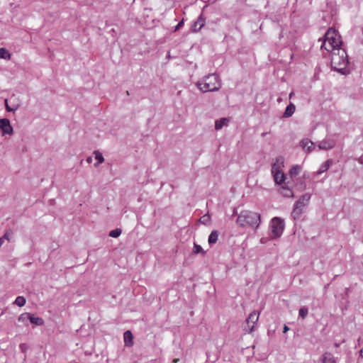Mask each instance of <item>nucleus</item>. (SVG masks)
<instances>
[{"mask_svg": "<svg viewBox=\"0 0 363 363\" xmlns=\"http://www.w3.org/2000/svg\"><path fill=\"white\" fill-rule=\"evenodd\" d=\"M348 63L347 55L344 49L340 48L331 52V65L334 70L347 75L350 73Z\"/></svg>", "mask_w": 363, "mask_h": 363, "instance_id": "obj_1", "label": "nucleus"}, {"mask_svg": "<svg viewBox=\"0 0 363 363\" xmlns=\"http://www.w3.org/2000/svg\"><path fill=\"white\" fill-rule=\"evenodd\" d=\"M341 45L342 40L339 33L335 29L332 28H329L324 35L320 48L331 52L342 48Z\"/></svg>", "mask_w": 363, "mask_h": 363, "instance_id": "obj_2", "label": "nucleus"}, {"mask_svg": "<svg viewBox=\"0 0 363 363\" xmlns=\"http://www.w3.org/2000/svg\"><path fill=\"white\" fill-rule=\"evenodd\" d=\"M260 214L256 212L245 210L238 215L236 223L241 227H252L257 229L260 224Z\"/></svg>", "mask_w": 363, "mask_h": 363, "instance_id": "obj_3", "label": "nucleus"}, {"mask_svg": "<svg viewBox=\"0 0 363 363\" xmlns=\"http://www.w3.org/2000/svg\"><path fill=\"white\" fill-rule=\"evenodd\" d=\"M197 86L201 91H218L221 83L218 75L212 74L206 77L203 82H198Z\"/></svg>", "mask_w": 363, "mask_h": 363, "instance_id": "obj_4", "label": "nucleus"}, {"mask_svg": "<svg viewBox=\"0 0 363 363\" xmlns=\"http://www.w3.org/2000/svg\"><path fill=\"white\" fill-rule=\"evenodd\" d=\"M284 221L279 217L273 218L269 223V237L272 240L280 238L284 230Z\"/></svg>", "mask_w": 363, "mask_h": 363, "instance_id": "obj_5", "label": "nucleus"}, {"mask_svg": "<svg viewBox=\"0 0 363 363\" xmlns=\"http://www.w3.org/2000/svg\"><path fill=\"white\" fill-rule=\"evenodd\" d=\"M311 199L310 194H303L295 203L294 208L292 211L293 217L296 219L300 217L303 213V208L307 206Z\"/></svg>", "mask_w": 363, "mask_h": 363, "instance_id": "obj_6", "label": "nucleus"}, {"mask_svg": "<svg viewBox=\"0 0 363 363\" xmlns=\"http://www.w3.org/2000/svg\"><path fill=\"white\" fill-rule=\"evenodd\" d=\"M284 160L282 157L277 158L276 162H274L272 167V172L274 174V181L278 184H281L285 179L284 174L279 170Z\"/></svg>", "mask_w": 363, "mask_h": 363, "instance_id": "obj_7", "label": "nucleus"}, {"mask_svg": "<svg viewBox=\"0 0 363 363\" xmlns=\"http://www.w3.org/2000/svg\"><path fill=\"white\" fill-rule=\"evenodd\" d=\"M259 320V313L254 311L246 319L247 327L244 328L245 331L251 333L255 330V325Z\"/></svg>", "mask_w": 363, "mask_h": 363, "instance_id": "obj_8", "label": "nucleus"}, {"mask_svg": "<svg viewBox=\"0 0 363 363\" xmlns=\"http://www.w3.org/2000/svg\"><path fill=\"white\" fill-rule=\"evenodd\" d=\"M0 130L2 132V135H12L13 130L10 123V121L7 118L0 119Z\"/></svg>", "mask_w": 363, "mask_h": 363, "instance_id": "obj_9", "label": "nucleus"}, {"mask_svg": "<svg viewBox=\"0 0 363 363\" xmlns=\"http://www.w3.org/2000/svg\"><path fill=\"white\" fill-rule=\"evenodd\" d=\"M15 94L5 100L6 108L8 111H15L19 106V103L16 101Z\"/></svg>", "mask_w": 363, "mask_h": 363, "instance_id": "obj_10", "label": "nucleus"}, {"mask_svg": "<svg viewBox=\"0 0 363 363\" xmlns=\"http://www.w3.org/2000/svg\"><path fill=\"white\" fill-rule=\"evenodd\" d=\"M300 146L307 153H311L315 148V145L314 143H313L311 140H310L308 138H304L302 140H301Z\"/></svg>", "mask_w": 363, "mask_h": 363, "instance_id": "obj_11", "label": "nucleus"}, {"mask_svg": "<svg viewBox=\"0 0 363 363\" xmlns=\"http://www.w3.org/2000/svg\"><path fill=\"white\" fill-rule=\"evenodd\" d=\"M335 145V143L331 139H325L320 141L318 145L319 150H328L333 148Z\"/></svg>", "mask_w": 363, "mask_h": 363, "instance_id": "obj_12", "label": "nucleus"}, {"mask_svg": "<svg viewBox=\"0 0 363 363\" xmlns=\"http://www.w3.org/2000/svg\"><path fill=\"white\" fill-rule=\"evenodd\" d=\"M205 25V20L202 16H200L198 19L194 23L192 26V30L194 32L199 31Z\"/></svg>", "mask_w": 363, "mask_h": 363, "instance_id": "obj_13", "label": "nucleus"}, {"mask_svg": "<svg viewBox=\"0 0 363 363\" xmlns=\"http://www.w3.org/2000/svg\"><path fill=\"white\" fill-rule=\"evenodd\" d=\"M124 342L126 346H132L133 344V336L130 330H127L123 334Z\"/></svg>", "mask_w": 363, "mask_h": 363, "instance_id": "obj_14", "label": "nucleus"}, {"mask_svg": "<svg viewBox=\"0 0 363 363\" xmlns=\"http://www.w3.org/2000/svg\"><path fill=\"white\" fill-rule=\"evenodd\" d=\"M230 119L228 118H222L215 122V129L216 130H220L223 126L228 125Z\"/></svg>", "mask_w": 363, "mask_h": 363, "instance_id": "obj_15", "label": "nucleus"}, {"mask_svg": "<svg viewBox=\"0 0 363 363\" xmlns=\"http://www.w3.org/2000/svg\"><path fill=\"white\" fill-rule=\"evenodd\" d=\"M31 324H33L35 325H43L44 324V320L42 318L35 316L34 314H31L30 315V321Z\"/></svg>", "mask_w": 363, "mask_h": 363, "instance_id": "obj_16", "label": "nucleus"}, {"mask_svg": "<svg viewBox=\"0 0 363 363\" xmlns=\"http://www.w3.org/2000/svg\"><path fill=\"white\" fill-rule=\"evenodd\" d=\"M30 313H21L18 318V320L21 323H22L23 325H28V323L30 321Z\"/></svg>", "mask_w": 363, "mask_h": 363, "instance_id": "obj_17", "label": "nucleus"}, {"mask_svg": "<svg viewBox=\"0 0 363 363\" xmlns=\"http://www.w3.org/2000/svg\"><path fill=\"white\" fill-rule=\"evenodd\" d=\"M333 161L331 160H326L324 163L321 164L317 173L318 174H321L322 173L326 172L332 164Z\"/></svg>", "mask_w": 363, "mask_h": 363, "instance_id": "obj_18", "label": "nucleus"}, {"mask_svg": "<svg viewBox=\"0 0 363 363\" xmlns=\"http://www.w3.org/2000/svg\"><path fill=\"white\" fill-rule=\"evenodd\" d=\"M295 109V106L292 103H290L286 108V110L284 113V116L285 118L291 116L294 114Z\"/></svg>", "mask_w": 363, "mask_h": 363, "instance_id": "obj_19", "label": "nucleus"}, {"mask_svg": "<svg viewBox=\"0 0 363 363\" xmlns=\"http://www.w3.org/2000/svg\"><path fill=\"white\" fill-rule=\"evenodd\" d=\"M323 363H336L333 355L330 352L323 354Z\"/></svg>", "mask_w": 363, "mask_h": 363, "instance_id": "obj_20", "label": "nucleus"}, {"mask_svg": "<svg viewBox=\"0 0 363 363\" xmlns=\"http://www.w3.org/2000/svg\"><path fill=\"white\" fill-rule=\"evenodd\" d=\"M218 235L219 233L217 230H213L208 237V243L210 245L215 244L218 240Z\"/></svg>", "mask_w": 363, "mask_h": 363, "instance_id": "obj_21", "label": "nucleus"}, {"mask_svg": "<svg viewBox=\"0 0 363 363\" xmlns=\"http://www.w3.org/2000/svg\"><path fill=\"white\" fill-rule=\"evenodd\" d=\"M94 155L95 156V159L97 160V163L94 164L95 167L99 166L100 164L104 162V158L99 151L95 150L94 152Z\"/></svg>", "mask_w": 363, "mask_h": 363, "instance_id": "obj_22", "label": "nucleus"}, {"mask_svg": "<svg viewBox=\"0 0 363 363\" xmlns=\"http://www.w3.org/2000/svg\"><path fill=\"white\" fill-rule=\"evenodd\" d=\"M0 59H4V60H10L11 59V54L4 48H0Z\"/></svg>", "mask_w": 363, "mask_h": 363, "instance_id": "obj_23", "label": "nucleus"}, {"mask_svg": "<svg viewBox=\"0 0 363 363\" xmlns=\"http://www.w3.org/2000/svg\"><path fill=\"white\" fill-rule=\"evenodd\" d=\"M281 194L285 197H293L294 194L292 191L285 186L281 187Z\"/></svg>", "mask_w": 363, "mask_h": 363, "instance_id": "obj_24", "label": "nucleus"}, {"mask_svg": "<svg viewBox=\"0 0 363 363\" xmlns=\"http://www.w3.org/2000/svg\"><path fill=\"white\" fill-rule=\"evenodd\" d=\"M26 303V300L25 297L18 296L16 297V298L14 301V304L18 306L19 307L23 306Z\"/></svg>", "mask_w": 363, "mask_h": 363, "instance_id": "obj_25", "label": "nucleus"}, {"mask_svg": "<svg viewBox=\"0 0 363 363\" xmlns=\"http://www.w3.org/2000/svg\"><path fill=\"white\" fill-rule=\"evenodd\" d=\"M199 221L202 224L208 225L210 223L211 216L208 214H205L204 216L199 218Z\"/></svg>", "mask_w": 363, "mask_h": 363, "instance_id": "obj_26", "label": "nucleus"}, {"mask_svg": "<svg viewBox=\"0 0 363 363\" xmlns=\"http://www.w3.org/2000/svg\"><path fill=\"white\" fill-rule=\"evenodd\" d=\"M300 172L301 167L298 165H295L290 169V174L291 176H296Z\"/></svg>", "mask_w": 363, "mask_h": 363, "instance_id": "obj_27", "label": "nucleus"}, {"mask_svg": "<svg viewBox=\"0 0 363 363\" xmlns=\"http://www.w3.org/2000/svg\"><path fill=\"white\" fill-rule=\"evenodd\" d=\"M121 230L119 228H116V229H114V230H112L110 231L109 236H111L112 238H118L121 235Z\"/></svg>", "mask_w": 363, "mask_h": 363, "instance_id": "obj_28", "label": "nucleus"}, {"mask_svg": "<svg viewBox=\"0 0 363 363\" xmlns=\"http://www.w3.org/2000/svg\"><path fill=\"white\" fill-rule=\"evenodd\" d=\"M13 233L11 230H7L4 235L1 237L2 240H11L12 238Z\"/></svg>", "mask_w": 363, "mask_h": 363, "instance_id": "obj_29", "label": "nucleus"}, {"mask_svg": "<svg viewBox=\"0 0 363 363\" xmlns=\"http://www.w3.org/2000/svg\"><path fill=\"white\" fill-rule=\"evenodd\" d=\"M308 308L306 307H303V308H300V310H299V315L303 319H304L306 317V315H308Z\"/></svg>", "mask_w": 363, "mask_h": 363, "instance_id": "obj_30", "label": "nucleus"}, {"mask_svg": "<svg viewBox=\"0 0 363 363\" xmlns=\"http://www.w3.org/2000/svg\"><path fill=\"white\" fill-rule=\"evenodd\" d=\"M193 252L195 254H198V253L204 254V252H203L202 247L200 245H196L195 243H194Z\"/></svg>", "mask_w": 363, "mask_h": 363, "instance_id": "obj_31", "label": "nucleus"}, {"mask_svg": "<svg viewBox=\"0 0 363 363\" xmlns=\"http://www.w3.org/2000/svg\"><path fill=\"white\" fill-rule=\"evenodd\" d=\"M184 25V20H182L177 25V26L175 27L174 28V31H177L178 30H179Z\"/></svg>", "mask_w": 363, "mask_h": 363, "instance_id": "obj_32", "label": "nucleus"}, {"mask_svg": "<svg viewBox=\"0 0 363 363\" xmlns=\"http://www.w3.org/2000/svg\"><path fill=\"white\" fill-rule=\"evenodd\" d=\"M289 328L287 325H284V328H283V333H286L287 331H289Z\"/></svg>", "mask_w": 363, "mask_h": 363, "instance_id": "obj_33", "label": "nucleus"}, {"mask_svg": "<svg viewBox=\"0 0 363 363\" xmlns=\"http://www.w3.org/2000/svg\"><path fill=\"white\" fill-rule=\"evenodd\" d=\"M86 161H87V162L90 163V162L92 161V158H91V157H89L86 159Z\"/></svg>", "mask_w": 363, "mask_h": 363, "instance_id": "obj_34", "label": "nucleus"}, {"mask_svg": "<svg viewBox=\"0 0 363 363\" xmlns=\"http://www.w3.org/2000/svg\"><path fill=\"white\" fill-rule=\"evenodd\" d=\"M360 356L363 357V347L362 349L359 351Z\"/></svg>", "mask_w": 363, "mask_h": 363, "instance_id": "obj_35", "label": "nucleus"}, {"mask_svg": "<svg viewBox=\"0 0 363 363\" xmlns=\"http://www.w3.org/2000/svg\"><path fill=\"white\" fill-rule=\"evenodd\" d=\"M4 240H2L1 238H0V247L4 244Z\"/></svg>", "mask_w": 363, "mask_h": 363, "instance_id": "obj_36", "label": "nucleus"}, {"mask_svg": "<svg viewBox=\"0 0 363 363\" xmlns=\"http://www.w3.org/2000/svg\"><path fill=\"white\" fill-rule=\"evenodd\" d=\"M294 95V92H291L289 94V99H291L292 98V96Z\"/></svg>", "mask_w": 363, "mask_h": 363, "instance_id": "obj_37", "label": "nucleus"}, {"mask_svg": "<svg viewBox=\"0 0 363 363\" xmlns=\"http://www.w3.org/2000/svg\"><path fill=\"white\" fill-rule=\"evenodd\" d=\"M178 361H179V359H174L173 360V363H177Z\"/></svg>", "mask_w": 363, "mask_h": 363, "instance_id": "obj_38", "label": "nucleus"}]
</instances>
